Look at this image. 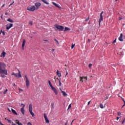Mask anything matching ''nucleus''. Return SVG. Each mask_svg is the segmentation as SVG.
Segmentation results:
<instances>
[{"mask_svg": "<svg viewBox=\"0 0 125 125\" xmlns=\"http://www.w3.org/2000/svg\"><path fill=\"white\" fill-rule=\"evenodd\" d=\"M29 111L32 117L35 116V114L33 112V104H29Z\"/></svg>", "mask_w": 125, "mask_h": 125, "instance_id": "obj_1", "label": "nucleus"}, {"mask_svg": "<svg viewBox=\"0 0 125 125\" xmlns=\"http://www.w3.org/2000/svg\"><path fill=\"white\" fill-rule=\"evenodd\" d=\"M103 13H104V11H102L101 13L100 14V18L99 21V26L100 27L101 25V22L103 21Z\"/></svg>", "mask_w": 125, "mask_h": 125, "instance_id": "obj_2", "label": "nucleus"}, {"mask_svg": "<svg viewBox=\"0 0 125 125\" xmlns=\"http://www.w3.org/2000/svg\"><path fill=\"white\" fill-rule=\"evenodd\" d=\"M55 27L59 31H64V27L63 26L55 24Z\"/></svg>", "mask_w": 125, "mask_h": 125, "instance_id": "obj_3", "label": "nucleus"}, {"mask_svg": "<svg viewBox=\"0 0 125 125\" xmlns=\"http://www.w3.org/2000/svg\"><path fill=\"white\" fill-rule=\"evenodd\" d=\"M27 10H28L29 11H35L36 10V8L35 6H31L30 7H28L26 8Z\"/></svg>", "mask_w": 125, "mask_h": 125, "instance_id": "obj_4", "label": "nucleus"}, {"mask_svg": "<svg viewBox=\"0 0 125 125\" xmlns=\"http://www.w3.org/2000/svg\"><path fill=\"white\" fill-rule=\"evenodd\" d=\"M25 80H26V85L27 88H29V86H30V81H29V79H28V77H27V75L25 76Z\"/></svg>", "mask_w": 125, "mask_h": 125, "instance_id": "obj_5", "label": "nucleus"}, {"mask_svg": "<svg viewBox=\"0 0 125 125\" xmlns=\"http://www.w3.org/2000/svg\"><path fill=\"white\" fill-rule=\"evenodd\" d=\"M6 68V65L5 63L0 62V68L1 70H2V69H5Z\"/></svg>", "mask_w": 125, "mask_h": 125, "instance_id": "obj_6", "label": "nucleus"}, {"mask_svg": "<svg viewBox=\"0 0 125 125\" xmlns=\"http://www.w3.org/2000/svg\"><path fill=\"white\" fill-rule=\"evenodd\" d=\"M12 27H13V24H12V23H8L6 25V30H9V29H10V28H12Z\"/></svg>", "mask_w": 125, "mask_h": 125, "instance_id": "obj_7", "label": "nucleus"}, {"mask_svg": "<svg viewBox=\"0 0 125 125\" xmlns=\"http://www.w3.org/2000/svg\"><path fill=\"white\" fill-rule=\"evenodd\" d=\"M19 73L17 74V73H16L15 74V77L16 78H17L18 79H19V78H22V76L21 75V73L20 72V70H18Z\"/></svg>", "mask_w": 125, "mask_h": 125, "instance_id": "obj_8", "label": "nucleus"}, {"mask_svg": "<svg viewBox=\"0 0 125 125\" xmlns=\"http://www.w3.org/2000/svg\"><path fill=\"white\" fill-rule=\"evenodd\" d=\"M52 90H53V91H54L55 95H58V91L57 90V89H56V88H55V87H52L51 88Z\"/></svg>", "mask_w": 125, "mask_h": 125, "instance_id": "obj_9", "label": "nucleus"}, {"mask_svg": "<svg viewBox=\"0 0 125 125\" xmlns=\"http://www.w3.org/2000/svg\"><path fill=\"white\" fill-rule=\"evenodd\" d=\"M1 74H4L6 76H7V70L6 69H1L0 71Z\"/></svg>", "mask_w": 125, "mask_h": 125, "instance_id": "obj_10", "label": "nucleus"}, {"mask_svg": "<svg viewBox=\"0 0 125 125\" xmlns=\"http://www.w3.org/2000/svg\"><path fill=\"white\" fill-rule=\"evenodd\" d=\"M44 118L45 120V123L46 124H49V120L47 118V116H46V114L44 113Z\"/></svg>", "mask_w": 125, "mask_h": 125, "instance_id": "obj_11", "label": "nucleus"}, {"mask_svg": "<svg viewBox=\"0 0 125 125\" xmlns=\"http://www.w3.org/2000/svg\"><path fill=\"white\" fill-rule=\"evenodd\" d=\"M80 82L82 83H83V80H85V81H87V77H80Z\"/></svg>", "mask_w": 125, "mask_h": 125, "instance_id": "obj_12", "label": "nucleus"}, {"mask_svg": "<svg viewBox=\"0 0 125 125\" xmlns=\"http://www.w3.org/2000/svg\"><path fill=\"white\" fill-rule=\"evenodd\" d=\"M21 112L22 115H25V105H23L22 107L21 108Z\"/></svg>", "mask_w": 125, "mask_h": 125, "instance_id": "obj_13", "label": "nucleus"}, {"mask_svg": "<svg viewBox=\"0 0 125 125\" xmlns=\"http://www.w3.org/2000/svg\"><path fill=\"white\" fill-rule=\"evenodd\" d=\"M41 5H42V4H41L40 2H37L35 3V6L36 7L37 10L40 8V6H41Z\"/></svg>", "mask_w": 125, "mask_h": 125, "instance_id": "obj_14", "label": "nucleus"}, {"mask_svg": "<svg viewBox=\"0 0 125 125\" xmlns=\"http://www.w3.org/2000/svg\"><path fill=\"white\" fill-rule=\"evenodd\" d=\"M52 3L56 6V7H57L58 8H59L60 9H61V6H60L58 4H57L56 3L54 2H52Z\"/></svg>", "mask_w": 125, "mask_h": 125, "instance_id": "obj_15", "label": "nucleus"}, {"mask_svg": "<svg viewBox=\"0 0 125 125\" xmlns=\"http://www.w3.org/2000/svg\"><path fill=\"white\" fill-rule=\"evenodd\" d=\"M120 42H124V39H123V33H121L120 37L118 38Z\"/></svg>", "mask_w": 125, "mask_h": 125, "instance_id": "obj_16", "label": "nucleus"}, {"mask_svg": "<svg viewBox=\"0 0 125 125\" xmlns=\"http://www.w3.org/2000/svg\"><path fill=\"white\" fill-rule=\"evenodd\" d=\"M25 43H26V40L24 39L22 42V49H24V46H25Z\"/></svg>", "mask_w": 125, "mask_h": 125, "instance_id": "obj_17", "label": "nucleus"}, {"mask_svg": "<svg viewBox=\"0 0 125 125\" xmlns=\"http://www.w3.org/2000/svg\"><path fill=\"white\" fill-rule=\"evenodd\" d=\"M57 76H58V77L59 78H60V77H61V76H62L61 72H60V71H59V70H57Z\"/></svg>", "mask_w": 125, "mask_h": 125, "instance_id": "obj_18", "label": "nucleus"}, {"mask_svg": "<svg viewBox=\"0 0 125 125\" xmlns=\"http://www.w3.org/2000/svg\"><path fill=\"white\" fill-rule=\"evenodd\" d=\"M5 54H6L5 52L3 51L2 52V53L1 54L0 57H2V56H3V57H5Z\"/></svg>", "mask_w": 125, "mask_h": 125, "instance_id": "obj_19", "label": "nucleus"}, {"mask_svg": "<svg viewBox=\"0 0 125 125\" xmlns=\"http://www.w3.org/2000/svg\"><path fill=\"white\" fill-rule=\"evenodd\" d=\"M42 1V2H43L44 3H45V4H49V3L46 0H41Z\"/></svg>", "mask_w": 125, "mask_h": 125, "instance_id": "obj_20", "label": "nucleus"}, {"mask_svg": "<svg viewBox=\"0 0 125 125\" xmlns=\"http://www.w3.org/2000/svg\"><path fill=\"white\" fill-rule=\"evenodd\" d=\"M7 21H8V22H10V23H14V21H13V20H12L11 19L9 18L7 20Z\"/></svg>", "mask_w": 125, "mask_h": 125, "instance_id": "obj_21", "label": "nucleus"}, {"mask_svg": "<svg viewBox=\"0 0 125 125\" xmlns=\"http://www.w3.org/2000/svg\"><path fill=\"white\" fill-rule=\"evenodd\" d=\"M12 113L14 114V115H16V116H17V115H18V113H16V111H15V110L13 109L12 108Z\"/></svg>", "mask_w": 125, "mask_h": 125, "instance_id": "obj_22", "label": "nucleus"}, {"mask_svg": "<svg viewBox=\"0 0 125 125\" xmlns=\"http://www.w3.org/2000/svg\"><path fill=\"white\" fill-rule=\"evenodd\" d=\"M62 93L63 96H67V93H66L65 91H62Z\"/></svg>", "mask_w": 125, "mask_h": 125, "instance_id": "obj_23", "label": "nucleus"}, {"mask_svg": "<svg viewBox=\"0 0 125 125\" xmlns=\"http://www.w3.org/2000/svg\"><path fill=\"white\" fill-rule=\"evenodd\" d=\"M48 84L50 85L51 88L52 87H53V86L52 85V84L51 83V82H50V81H48Z\"/></svg>", "mask_w": 125, "mask_h": 125, "instance_id": "obj_24", "label": "nucleus"}, {"mask_svg": "<svg viewBox=\"0 0 125 125\" xmlns=\"http://www.w3.org/2000/svg\"><path fill=\"white\" fill-rule=\"evenodd\" d=\"M100 107L101 108V109H104V105H103V104H100Z\"/></svg>", "mask_w": 125, "mask_h": 125, "instance_id": "obj_25", "label": "nucleus"}, {"mask_svg": "<svg viewBox=\"0 0 125 125\" xmlns=\"http://www.w3.org/2000/svg\"><path fill=\"white\" fill-rule=\"evenodd\" d=\"M70 29L69 27H65V28H64V31H70Z\"/></svg>", "mask_w": 125, "mask_h": 125, "instance_id": "obj_26", "label": "nucleus"}, {"mask_svg": "<svg viewBox=\"0 0 125 125\" xmlns=\"http://www.w3.org/2000/svg\"><path fill=\"white\" fill-rule=\"evenodd\" d=\"M54 41L55 42H57V44H59V42H58V40H56V39H54Z\"/></svg>", "mask_w": 125, "mask_h": 125, "instance_id": "obj_27", "label": "nucleus"}, {"mask_svg": "<svg viewBox=\"0 0 125 125\" xmlns=\"http://www.w3.org/2000/svg\"><path fill=\"white\" fill-rule=\"evenodd\" d=\"M7 91H8V89H6V90L3 92V94H6V92H7Z\"/></svg>", "mask_w": 125, "mask_h": 125, "instance_id": "obj_28", "label": "nucleus"}, {"mask_svg": "<svg viewBox=\"0 0 125 125\" xmlns=\"http://www.w3.org/2000/svg\"><path fill=\"white\" fill-rule=\"evenodd\" d=\"M71 107H72V105H71V104H70L69 105V106H68V107L67 110H69V109H71Z\"/></svg>", "mask_w": 125, "mask_h": 125, "instance_id": "obj_29", "label": "nucleus"}, {"mask_svg": "<svg viewBox=\"0 0 125 125\" xmlns=\"http://www.w3.org/2000/svg\"><path fill=\"white\" fill-rule=\"evenodd\" d=\"M62 85V83H61V79L59 80V86H61Z\"/></svg>", "mask_w": 125, "mask_h": 125, "instance_id": "obj_30", "label": "nucleus"}, {"mask_svg": "<svg viewBox=\"0 0 125 125\" xmlns=\"http://www.w3.org/2000/svg\"><path fill=\"white\" fill-rule=\"evenodd\" d=\"M29 24L30 26H33V21H29Z\"/></svg>", "mask_w": 125, "mask_h": 125, "instance_id": "obj_31", "label": "nucleus"}, {"mask_svg": "<svg viewBox=\"0 0 125 125\" xmlns=\"http://www.w3.org/2000/svg\"><path fill=\"white\" fill-rule=\"evenodd\" d=\"M51 106H52L53 109H54V103H52Z\"/></svg>", "mask_w": 125, "mask_h": 125, "instance_id": "obj_32", "label": "nucleus"}, {"mask_svg": "<svg viewBox=\"0 0 125 125\" xmlns=\"http://www.w3.org/2000/svg\"><path fill=\"white\" fill-rule=\"evenodd\" d=\"M19 90L20 92H23V89H20V88H19Z\"/></svg>", "mask_w": 125, "mask_h": 125, "instance_id": "obj_33", "label": "nucleus"}, {"mask_svg": "<svg viewBox=\"0 0 125 125\" xmlns=\"http://www.w3.org/2000/svg\"><path fill=\"white\" fill-rule=\"evenodd\" d=\"M88 67L90 69V68H91V67H92V64H91V63L89 64Z\"/></svg>", "mask_w": 125, "mask_h": 125, "instance_id": "obj_34", "label": "nucleus"}, {"mask_svg": "<svg viewBox=\"0 0 125 125\" xmlns=\"http://www.w3.org/2000/svg\"><path fill=\"white\" fill-rule=\"evenodd\" d=\"M17 125H23L22 124H21V123H20V122H19V121H18L17 123Z\"/></svg>", "mask_w": 125, "mask_h": 125, "instance_id": "obj_35", "label": "nucleus"}, {"mask_svg": "<svg viewBox=\"0 0 125 125\" xmlns=\"http://www.w3.org/2000/svg\"><path fill=\"white\" fill-rule=\"evenodd\" d=\"M75 47V44H73L71 46V49H73L74 48V47Z\"/></svg>", "mask_w": 125, "mask_h": 125, "instance_id": "obj_36", "label": "nucleus"}, {"mask_svg": "<svg viewBox=\"0 0 125 125\" xmlns=\"http://www.w3.org/2000/svg\"><path fill=\"white\" fill-rule=\"evenodd\" d=\"M125 118L124 119V120L122 122V125H123V124H125Z\"/></svg>", "mask_w": 125, "mask_h": 125, "instance_id": "obj_37", "label": "nucleus"}, {"mask_svg": "<svg viewBox=\"0 0 125 125\" xmlns=\"http://www.w3.org/2000/svg\"><path fill=\"white\" fill-rule=\"evenodd\" d=\"M0 76H1V78H5V75H3L2 74H1Z\"/></svg>", "mask_w": 125, "mask_h": 125, "instance_id": "obj_38", "label": "nucleus"}, {"mask_svg": "<svg viewBox=\"0 0 125 125\" xmlns=\"http://www.w3.org/2000/svg\"><path fill=\"white\" fill-rule=\"evenodd\" d=\"M117 114H118V116H121V112H118L117 113Z\"/></svg>", "mask_w": 125, "mask_h": 125, "instance_id": "obj_39", "label": "nucleus"}, {"mask_svg": "<svg viewBox=\"0 0 125 125\" xmlns=\"http://www.w3.org/2000/svg\"><path fill=\"white\" fill-rule=\"evenodd\" d=\"M7 121H8V123H9V124L11 123V120H9L8 119H7Z\"/></svg>", "mask_w": 125, "mask_h": 125, "instance_id": "obj_40", "label": "nucleus"}, {"mask_svg": "<svg viewBox=\"0 0 125 125\" xmlns=\"http://www.w3.org/2000/svg\"><path fill=\"white\" fill-rule=\"evenodd\" d=\"M88 20H89V17H88V18L85 19V21H88Z\"/></svg>", "mask_w": 125, "mask_h": 125, "instance_id": "obj_41", "label": "nucleus"}, {"mask_svg": "<svg viewBox=\"0 0 125 125\" xmlns=\"http://www.w3.org/2000/svg\"><path fill=\"white\" fill-rule=\"evenodd\" d=\"M13 3H14V1H13L12 3H11L9 6H9H11V5H12V4H13Z\"/></svg>", "mask_w": 125, "mask_h": 125, "instance_id": "obj_42", "label": "nucleus"}, {"mask_svg": "<svg viewBox=\"0 0 125 125\" xmlns=\"http://www.w3.org/2000/svg\"><path fill=\"white\" fill-rule=\"evenodd\" d=\"M15 73L13 72L11 74L12 76H15Z\"/></svg>", "mask_w": 125, "mask_h": 125, "instance_id": "obj_43", "label": "nucleus"}, {"mask_svg": "<svg viewBox=\"0 0 125 125\" xmlns=\"http://www.w3.org/2000/svg\"><path fill=\"white\" fill-rule=\"evenodd\" d=\"M68 125V121H66L64 125Z\"/></svg>", "mask_w": 125, "mask_h": 125, "instance_id": "obj_44", "label": "nucleus"}, {"mask_svg": "<svg viewBox=\"0 0 125 125\" xmlns=\"http://www.w3.org/2000/svg\"><path fill=\"white\" fill-rule=\"evenodd\" d=\"M116 41H117V39H115V40L113 42V43H115V42H116Z\"/></svg>", "mask_w": 125, "mask_h": 125, "instance_id": "obj_45", "label": "nucleus"}, {"mask_svg": "<svg viewBox=\"0 0 125 125\" xmlns=\"http://www.w3.org/2000/svg\"><path fill=\"white\" fill-rule=\"evenodd\" d=\"M4 6H5V4H3L2 5L1 7H4Z\"/></svg>", "mask_w": 125, "mask_h": 125, "instance_id": "obj_46", "label": "nucleus"}, {"mask_svg": "<svg viewBox=\"0 0 125 125\" xmlns=\"http://www.w3.org/2000/svg\"><path fill=\"white\" fill-rule=\"evenodd\" d=\"M28 125H32V124H31V123L29 122L27 124Z\"/></svg>", "mask_w": 125, "mask_h": 125, "instance_id": "obj_47", "label": "nucleus"}, {"mask_svg": "<svg viewBox=\"0 0 125 125\" xmlns=\"http://www.w3.org/2000/svg\"><path fill=\"white\" fill-rule=\"evenodd\" d=\"M89 104H90V101L88 102L87 105H89Z\"/></svg>", "mask_w": 125, "mask_h": 125, "instance_id": "obj_48", "label": "nucleus"}, {"mask_svg": "<svg viewBox=\"0 0 125 125\" xmlns=\"http://www.w3.org/2000/svg\"><path fill=\"white\" fill-rule=\"evenodd\" d=\"M2 34H3V35H5V33H4V31H3V32H2Z\"/></svg>", "mask_w": 125, "mask_h": 125, "instance_id": "obj_49", "label": "nucleus"}, {"mask_svg": "<svg viewBox=\"0 0 125 125\" xmlns=\"http://www.w3.org/2000/svg\"><path fill=\"white\" fill-rule=\"evenodd\" d=\"M122 18H121V17H119V20H122Z\"/></svg>", "mask_w": 125, "mask_h": 125, "instance_id": "obj_50", "label": "nucleus"}, {"mask_svg": "<svg viewBox=\"0 0 125 125\" xmlns=\"http://www.w3.org/2000/svg\"><path fill=\"white\" fill-rule=\"evenodd\" d=\"M119 119H120V117H117L116 120L118 121V120H119Z\"/></svg>", "mask_w": 125, "mask_h": 125, "instance_id": "obj_51", "label": "nucleus"}, {"mask_svg": "<svg viewBox=\"0 0 125 125\" xmlns=\"http://www.w3.org/2000/svg\"><path fill=\"white\" fill-rule=\"evenodd\" d=\"M67 75H68V71H66V73L65 76H67Z\"/></svg>", "mask_w": 125, "mask_h": 125, "instance_id": "obj_52", "label": "nucleus"}, {"mask_svg": "<svg viewBox=\"0 0 125 125\" xmlns=\"http://www.w3.org/2000/svg\"><path fill=\"white\" fill-rule=\"evenodd\" d=\"M8 110L9 112H11V111L10 110V109H9V108H8Z\"/></svg>", "mask_w": 125, "mask_h": 125, "instance_id": "obj_53", "label": "nucleus"}, {"mask_svg": "<svg viewBox=\"0 0 125 125\" xmlns=\"http://www.w3.org/2000/svg\"><path fill=\"white\" fill-rule=\"evenodd\" d=\"M125 105L124 104V105L122 106V108H124V107H125Z\"/></svg>", "mask_w": 125, "mask_h": 125, "instance_id": "obj_54", "label": "nucleus"}, {"mask_svg": "<svg viewBox=\"0 0 125 125\" xmlns=\"http://www.w3.org/2000/svg\"><path fill=\"white\" fill-rule=\"evenodd\" d=\"M24 105H25V104H21V106H24Z\"/></svg>", "mask_w": 125, "mask_h": 125, "instance_id": "obj_55", "label": "nucleus"}, {"mask_svg": "<svg viewBox=\"0 0 125 125\" xmlns=\"http://www.w3.org/2000/svg\"><path fill=\"white\" fill-rule=\"evenodd\" d=\"M44 42H48V40H44Z\"/></svg>", "mask_w": 125, "mask_h": 125, "instance_id": "obj_56", "label": "nucleus"}, {"mask_svg": "<svg viewBox=\"0 0 125 125\" xmlns=\"http://www.w3.org/2000/svg\"><path fill=\"white\" fill-rule=\"evenodd\" d=\"M74 121H75V119H74L71 123H74Z\"/></svg>", "mask_w": 125, "mask_h": 125, "instance_id": "obj_57", "label": "nucleus"}, {"mask_svg": "<svg viewBox=\"0 0 125 125\" xmlns=\"http://www.w3.org/2000/svg\"><path fill=\"white\" fill-rule=\"evenodd\" d=\"M123 101H124V102H125V100H124V98L122 99Z\"/></svg>", "mask_w": 125, "mask_h": 125, "instance_id": "obj_58", "label": "nucleus"}, {"mask_svg": "<svg viewBox=\"0 0 125 125\" xmlns=\"http://www.w3.org/2000/svg\"><path fill=\"white\" fill-rule=\"evenodd\" d=\"M88 42H90V40L89 39H88Z\"/></svg>", "mask_w": 125, "mask_h": 125, "instance_id": "obj_59", "label": "nucleus"}, {"mask_svg": "<svg viewBox=\"0 0 125 125\" xmlns=\"http://www.w3.org/2000/svg\"><path fill=\"white\" fill-rule=\"evenodd\" d=\"M5 15H7V13H5Z\"/></svg>", "mask_w": 125, "mask_h": 125, "instance_id": "obj_60", "label": "nucleus"}, {"mask_svg": "<svg viewBox=\"0 0 125 125\" xmlns=\"http://www.w3.org/2000/svg\"><path fill=\"white\" fill-rule=\"evenodd\" d=\"M106 99H108V97H106V99H105V100H106Z\"/></svg>", "mask_w": 125, "mask_h": 125, "instance_id": "obj_61", "label": "nucleus"}, {"mask_svg": "<svg viewBox=\"0 0 125 125\" xmlns=\"http://www.w3.org/2000/svg\"><path fill=\"white\" fill-rule=\"evenodd\" d=\"M72 124H73V123H72V122H71V123L70 125H72Z\"/></svg>", "mask_w": 125, "mask_h": 125, "instance_id": "obj_62", "label": "nucleus"}, {"mask_svg": "<svg viewBox=\"0 0 125 125\" xmlns=\"http://www.w3.org/2000/svg\"><path fill=\"white\" fill-rule=\"evenodd\" d=\"M124 103H125V104H124V105H125V101H124Z\"/></svg>", "mask_w": 125, "mask_h": 125, "instance_id": "obj_63", "label": "nucleus"}, {"mask_svg": "<svg viewBox=\"0 0 125 125\" xmlns=\"http://www.w3.org/2000/svg\"><path fill=\"white\" fill-rule=\"evenodd\" d=\"M1 18H2V15L1 16Z\"/></svg>", "mask_w": 125, "mask_h": 125, "instance_id": "obj_64", "label": "nucleus"}]
</instances>
